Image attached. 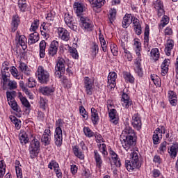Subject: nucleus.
Masks as SVG:
<instances>
[{
    "label": "nucleus",
    "instance_id": "6ab92c4d",
    "mask_svg": "<svg viewBox=\"0 0 178 178\" xmlns=\"http://www.w3.org/2000/svg\"><path fill=\"white\" fill-rule=\"evenodd\" d=\"M108 152L114 165H115L117 168H120L121 163L120 161L119 160V157L118 156V154H116V152H115V151L112 150L111 149H108Z\"/></svg>",
    "mask_w": 178,
    "mask_h": 178
},
{
    "label": "nucleus",
    "instance_id": "0e129e2a",
    "mask_svg": "<svg viewBox=\"0 0 178 178\" xmlns=\"http://www.w3.org/2000/svg\"><path fill=\"white\" fill-rule=\"evenodd\" d=\"M167 145H168V143H166V141H164L162 143H161L160 147H159V149H160L161 152H162L163 154L165 152V151H166Z\"/></svg>",
    "mask_w": 178,
    "mask_h": 178
},
{
    "label": "nucleus",
    "instance_id": "20e7f679",
    "mask_svg": "<svg viewBox=\"0 0 178 178\" xmlns=\"http://www.w3.org/2000/svg\"><path fill=\"white\" fill-rule=\"evenodd\" d=\"M36 76L42 84H45L49 81V73L47 70H44L42 66L38 67Z\"/></svg>",
    "mask_w": 178,
    "mask_h": 178
},
{
    "label": "nucleus",
    "instance_id": "e433bc0d",
    "mask_svg": "<svg viewBox=\"0 0 178 178\" xmlns=\"http://www.w3.org/2000/svg\"><path fill=\"white\" fill-rule=\"evenodd\" d=\"M18 97L22 104L26 108H30L31 105H30V102H29V100L25 97H23L22 95V92L18 93Z\"/></svg>",
    "mask_w": 178,
    "mask_h": 178
},
{
    "label": "nucleus",
    "instance_id": "5fc2aeb1",
    "mask_svg": "<svg viewBox=\"0 0 178 178\" xmlns=\"http://www.w3.org/2000/svg\"><path fill=\"white\" fill-rule=\"evenodd\" d=\"M38 26H40V21L38 19H35L32 23L30 31L35 32L37 31V29H38Z\"/></svg>",
    "mask_w": 178,
    "mask_h": 178
},
{
    "label": "nucleus",
    "instance_id": "4468645a",
    "mask_svg": "<svg viewBox=\"0 0 178 178\" xmlns=\"http://www.w3.org/2000/svg\"><path fill=\"white\" fill-rule=\"evenodd\" d=\"M74 10H75L77 16H81L83 13L87 10V7L81 3L76 2L74 3Z\"/></svg>",
    "mask_w": 178,
    "mask_h": 178
},
{
    "label": "nucleus",
    "instance_id": "69168bd1",
    "mask_svg": "<svg viewBox=\"0 0 178 178\" xmlns=\"http://www.w3.org/2000/svg\"><path fill=\"white\" fill-rule=\"evenodd\" d=\"M153 162H154V163H157L158 165H161V163H162V159H161L159 155L156 154L154 157Z\"/></svg>",
    "mask_w": 178,
    "mask_h": 178
},
{
    "label": "nucleus",
    "instance_id": "de8ad7c7",
    "mask_svg": "<svg viewBox=\"0 0 178 178\" xmlns=\"http://www.w3.org/2000/svg\"><path fill=\"white\" fill-rule=\"evenodd\" d=\"M79 112L81 116H83V119H85V120H87L88 119V113H87V111H86V108H84V106H79Z\"/></svg>",
    "mask_w": 178,
    "mask_h": 178
},
{
    "label": "nucleus",
    "instance_id": "a19ab883",
    "mask_svg": "<svg viewBox=\"0 0 178 178\" xmlns=\"http://www.w3.org/2000/svg\"><path fill=\"white\" fill-rule=\"evenodd\" d=\"M159 134H161V129L157 128L153 135V143L154 144H158L159 143Z\"/></svg>",
    "mask_w": 178,
    "mask_h": 178
},
{
    "label": "nucleus",
    "instance_id": "4be33fe9",
    "mask_svg": "<svg viewBox=\"0 0 178 178\" xmlns=\"http://www.w3.org/2000/svg\"><path fill=\"white\" fill-rule=\"evenodd\" d=\"M94 158L96 163V167L99 169H101L102 167V158L101 157V154L98 152V150L94 151Z\"/></svg>",
    "mask_w": 178,
    "mask_h": 178
},
{
    "label": "nucleus",
    "instance_id": "ea45409f",
    "mask_svg": "<svg viewBox=\"0 0 178 178\" xmlns=\"http://www.w3.org/2000/svg\"><path fill=\"white\" fill-rule=\"evenodd\" d=\"M145 37H144V42L145 45L148 46V42L149 41V26L146 25L145 28Z\"/></svg>",
    "mask_w": 178,
    "mask_h": 178
},
{
    "label": "nucleus",
    "instance_id": "a18cd8bd",
    "mask_svg": "<svg viewBox=\"0 0 178 178\" xmlns=\"http://www.w3.org/2000/svg\"><path fill=\"white\" fill-rule=\"evenodd\" d=\"M10 72L11 74H13V76L15 77V79H17V80H20V79L22 78V76L19 75V72L17 71V69L15 66H13L11 67V69L10 70Z\"/></svg>",
    "mask_w": 178,
    "mask_h": 178
},
{
    "label": "nucleus",
    "instance_id": "79ce46f5",
    "mask_svg": "<svg viewBox=\"0 0 178 178\" xmlns=\"http://www.w3.org/2000/svg\"><path fill=\"white\" fill-rule=\"evenodd\" d=\"M123 76L124 79L128 81L129 83H134V77L131 76V74L129 72H123Z\"/></svg>",
    "mask_w": 178,
    "mask_h": 178
},
{
    "label": "nucleus",
    "instance_id": "473e14b6",
    "mask_svg": "<svg viewBox=\"0 0 178 178\" xmlns=\"http://www.w3.org/2000/svg\"><path fill=\"white\" fill-rule=\"evenodd\" d=\"M72 149H73V152H74L75 156H76V158H79V159H84V154H83L81 150H80V148L79 147V146H77V145L74 146L72 147Z\"/></svg>",
    "mask_w": 178,
    "mask_h": 178
},
{
    "label": "nucleus",
    "instance_id": "7ed1b4c3",
    "mask_svg": "<svg viewBox=\"0 0 178 178\" xmlns=\"http://www.w3.org/2000/svg\"><path fill=\"white\" fill-rule=\"evenodd\" d=\"M56 126L57 127L56 128V134L54 135L55 144L57 147H60L63 142V135L62 134V129L60 128L63 126V120L58 119L56 122Z\"/></svg>",
    "mask_w": 178,
    "mask_h": 178
},
{
    "label": "nucleus",
    "instance_id": "e2e57ef3",
    "mask_svg": "<svg viewBox=\"0 0 178 178\" xmlns=\"http://www.w3.org/2000/svg\"><path fill=\"white\" fill-rule=\"evenodd\" d=\"M91 49H92V56L93 57H95L97 55V53L98 52L97 51H98V45L95 43H93V46L92 47Z\"/></svg>",
    "mask_w": 178,
    "mask_h": 178
},
{
    "label": "nucleus",
    "instance_id": "dca6fc26",
    "mask_svg": "<svg viewBox=\"0 0 178 178\" xmlns=\"http://www.w3.org/2000/svg\"><path fill=\"white\" fill-rule=\"evenodd\" d=\"M116 72H110L108 76V88H114L116 87Z\"/></svg>",
    "mask_w": 178,
    "mask_h": 178
},
{
    "label": "nucleus",
    "instance_id": "58836bf2",
    "mask_svg": "<svg viewBox=\"0 0 178 178\" xmlns=\"http://www.w3.org/2000/svg\"><path fill=\"white\" fill-rule=\"evenodd\" d=\"M116 9L115 8H111L109 11V16H108V19L110 21V23H113V22H115V20L116 19Z\"/></svg>",
    "mask_w": 178,
    "mask_h": 178
},
{
    "label": "nucleus",
    "instance_id": "6e6d98bb",
    "mask_svg": "<svg viewBox=\"0 0 178 178\" xmlns=\"http://www.w3.org/2000/svg\"><path fill=\"white\" fill-rule=\"evenodd\" d=\"M99 41L102 50L104 51V52H106V42L105 41V38H104V37L102 36H100Z\"/></svg>",
    "mask_w": 178,
    "mask_h": 178
},
{
    "label": "nucleus",
    "instance_id": "4d7b16f0",
    "mask_svg": "<svg viewBox=\"0 0 178 178\" xmlns=\"http://www.w3.org/2000/svg\"><path fill=\"white\" fill-rule=\"evenodd\" d=\"M83 131L86 137L90 138V137H93L94 136V132H92V131H91V129H90V128L88 127H85L83 129Z\"/></svg>",
    "mask_w": 178,
    "mask_h": 178
},
{
    "label": "nucleus",
    "instance_id": "603ef678",
    "mask_svg": "<svg viewBox=\"0 0 178 178\" xmlns=\"http://www.w3.org/2000/svg\"><path fill=\"white\" fill-rule=\"evenodd\" d=\"M168 23H169V17H168V16L165 15L163 17L159 26L161 27V29H163L164 26H166V24H168Z\"/></svg>",
    "mask_w": 178,
    "mask_h": 178
},
{
    "label": "nucleus",
    "instance_id": "37998d69",
    "mask_svg": "<svg viewBox=\"0 0 178 178\" xmlns=\"http://www.w3.org/2000/svg\"><path fill=\"white\" fill-rule=\"evenodd\" d=\"M42 143L44 144V145H49L51 143V135L49 134H43L41 138Z\"/></svg>",
    "mask_w": 178,
    "mask_h": 178
},
{
    "label": "nucleus",
    "instance_id": "2f4dec72",
    "mask_svg": "<svg viewBox=\"0 0 178 178\" xmlns=\"http://www.w3.org/2000/svg\"><path fill=\"white\" fill-rule=\"evenodd\" d=\"M122 105L125 108H129L130 105H131V102H130V99L129 97V95L126 93H123L122 95Z\"/></svg>",
    "mask_w": 178,
    "mask_h": 178
},
{
    "label": "nucleus",
    "instance_id": "393cba45",
    "mask_svg": "<svg viewBox=\"0 0 178 178\" xmlns=\"http://www.w3.org/2000/svg\"><path fill=\"white\" fill-rule=\"evenodd\" d=\"M19 23H20V18H19L18 15H14L13 17V20L11 23V30L13 33H15V31L17 30V27L19 26Z\"/></svg>",
    "mask_w": 178,
    "mask_h": 178
},
{
    "label": "nucleus",
    "instance_id": "412c9836",
    "mask_svg": "<svg viewBox=\"0 0 178 178\" xmlns=\"http://www.w3.org/2000/svg\"><path fill=\"white\" fill-rule=\"evenodd\" d=\"M133 22V17L131 15V14H127L123 17L122 21V27L124 29H127L130 24H131Z\"/></svg>",
    "mask_w": 178,
    "mask_h": 178
},
{
    "label": "nucleus",
    "instance_id": "f8f14e48",
    "mask_svg": "<svg viewBox=\"0 0 178 178\" xmlns=\"http://www.w3.org/2000/svg\"><path fill=\"white\" fill-rule=\"evenodd\" d=\"M58 48H59V42L56 40H53L48 49L49 56H55L58 54Z\"/></svg>",
    "mask_w": 178,
    "mask_h": 178
},
{
    "label": "nucleus",
    "instance_id": "423d86ee",
    "mask_svg": "<svg viewBox=\"0 0 178 178\" xmlns=\"http://www.w3.org/2000/svg\"><path fill=\"white\" fill-rule=\"evenodd\" d=\"M80 22L82 29L86 30V31H92L94 30V24L88 17L81 16Z\"/></svg>",
    "mask_w": 178,
    "mask_h": 178
},
{
    "label": "nucleus",
    "instance_id": "bb28decb",
    "mask_svg": "<svg viewBox=\"0 0 178 178\" xmlns=\"http://www.w3.org/2000/svg\"><path fill=\"white\" fill-rule=\"evenodd\" d=\"M39 92L43 95H51L52 92H55V88H49L48 86L40 87L39 88Z\"/></svg>",
    "mask_w": 178,
    "mask_h": 178
},
{
    "label": "nucleus",
    "instance_id": "b1692460",
    "mask_svg": "<svg viewBox=\"0 0 178 178\" xmlns=\"http://www.w3.org/2000/svg\"><path fill=\"white\" fill-rule=\"evenodd\" d=\"M91 120L93 124H98L99 122V116L98 115V111L95 108H91Z\"/></svg>",
    "mask_w": 178,
    "mask_h": 178
},
{
    "label": "nucleus",
    "instance_id": "3c124183",
    "mask_svg": "<svg viewBox=\"0 0 178 178\" xmlns=\"http://www.w3.org/2000/svg\"><path fill=\"white\" fill-rule=\"evenodd\" d=\"M10 120H11L12 122L15 124L16 129H20V124L22 123V122H20V120H19V119H17L15 116H13L10 118Z\"/></svg>",
    "mask_w": 178,
    "mask_h": 178
},
{
    "label": "nucleus",
    "instance_id": "c756f323",
    "mask_svg": "<svg viewBox=\"0 0 178 178\" xmlns=\"http://www.w3.org/2000/svg\"><path fill=\"white\" fill-rule=\"evenodd\" d=\"M40 40V35L37 32H33L29 35V44H33L38 42Z\"/></svg>",
    "mask_w": 178,
    "mask_h": 178
},
{
    "label": "nucleus",
    "instance_id": "aec40b11",
    "mask_svg": "<svg viewBox=\"0 0 178 178\" xmlns=\"http://www.w3.org/2000/svg\"><path fill=\"white\" fill-rule=\"evenodd\" d=\"M132 23L134 24V29L137 35H140L142 33L141 24H140V20L136 17L132 18Z\"/></svg>",
    "mask_w": 178,
    "mask_h": 178
},
{
    "label": "nucleus",
    "instance_id": "a878e982",
    "mask_svg": "<svg viewBox=\"0 0 178 178\" xmlns=\"http://www.w3.org/2000/svg\"><path fill=\"white\" fill-rule=\"evenodd\" d=\"M48 25H49V24H45V22H44L42 24V29H41V34L43 37H44V38H46V40H48V38H49V27L48 26Z\"/></svg>",
    "mask_w": 178,
    "mask_h": 178
},
{
    "label": "nucleus",
    "instance_id": "cd10ccee",
    "mask_svg": "<svg viewBox=\"0 0 178 178\" xmlns=\"http://www.w3.org/2000/svg\"><path fill=\"white\" fill-rule=\"evenodd\" d=\"M1 74H2V79L3 81V83H6L8 82V77L10 76V73H9V67L8 66H3V68L1 70Z\"/></svg>",
    "mask_w": 178,
    "mask_h": 178
},
{
    "label": "nucleus",
    "instance_id": "ddd939ff",
    "mask_svg": "<svg viewBox=\"0 0 178 178\" xmlns=\"http://www.w3.org/2000/svg\"><path fill=\"white\" fill-rule=\"evenodd\" d=\"M58 34L59 38L63 40V41H67L68 40H70V33H69V31H67L65 28H58Z\"/></svg>",
    "mask_w": 178,
    "mask_h": 178
},
{
    "label": "nucleus",
    "instance_id": "f3484780",
    "mask_svg": "<svg viewBox=\"0 0 178 178\" xmlns=\"http://www.w3.org/2000/svg\"><path fill=\"white\" fill-rule=\"evenodd\" d=\"M117 112L115 108H112L110 110V112L108 113V116L110 118V122L112 123V124H114L116 126V124H119V116L116 115Z\"/></svg>",
    "mask_w": 178,
    "mask_h": 178
},
{
    "label": "nucleus",
    "instance_id": "f257e3e1",
    "mask_svg": "<svg viewBox=\"0 0 178 178\" xmlns=\"http://www.w3.org/2000/svg\"><path fill=\"white\" fill-rule=\"evenodd\" d=\"M121 141L122 147L126 151H129L131 148V145L134 144L136 133H134V130L130 126L125 125V128L121 134Z\"/></svg>",
    "mask_w": 178,
    "mask_h": 178
},
{
    "label": "nucleus",
    "instance_id": "2eb2a0df",
    "mask_svg": "<svg viewBox=\"0 0 178 178\" xmlns=\"http://www.w3.org/2000/svg\"><path fill=\"white\" fill-rule=\"evenodd\" d=\"M134 46L135 47V51L136 56H138L136 59V65H140V62H141V53H140L141 51V42L137 40H134Z\"/></svg>",
    "mask_w": 178,
    "mask_h": 178
},
{
    "label": "nucleus",
    "instance_id": "c85d7f7f",
    "mask_svg": "<svg viewBox=\"0 0 178 178\" xmlns=\"http://www.w3.org/2000/svg\"><path fill=\"white\" fill-rule=\"evenodd\" d=\"M169 65H170V63L169 62V59H165L163 63L161 64L162 76H165L166 73L169 72Z\"/></svg>",
    "mask_w": 178,
    "mask_h": 178
},
{
    "label": "nucleus",
    "instance_id": "49530a36",
    "mask_svg": "<svg viewBox=\"0 0 178 178\" xmlns=\"http://www.w3.org/2000/svg\"><path fill=\"white\" fill-rule=\"evenodd\" d=\"M18 6L22 12H26V9L27 8V3H26V0H19Z\"/></svg>",
    "mask_w": 178,
    "mask_h": 178
},
{
    "label": "nucleus",
    "instance_id": "c9c22d12",
    "mask_svg": "<svg viewBox=\"0 0 178 178\" xmlns=\"http://www.w3.org/2000/svg\"><path fill=\"white\" fill-rule=\"evenodd\" d=\"M99 151L102 154L104 158L108 156V150L106 149V145L105 143L97 145Z\"/></svg>",
    "mask_w": 178,
    "mask_h": 178
},
{
    "label": "nucleus",
    "instance_id": "72a5a7b5",
    "mask_svg": "<svg viewBox=\"0 0 178 178\" xmlns=\"http://www.w3.org/2000/svg\"><path fill=\"white\" fill-rule=\"evenodd\" d=\"M178 145L176 144L172 145L170 149L168 148V154L171 158H175L177 156Z\"/></svg>",
    "mask_w": 178,
    "mask_h": 178
},
{
    "label": "nucleus",
    "instance_id": "4c0bfd02",
    "mask_svg": "<svg viewBox=\"0 0 178 178\" xmlns=\"http://www.w3.org/2000/svg\"><path fill=\"white\" fill-rule=\"evenodd\" d=\"M151 80L153 81L156 87H161V78H159L156 74H151Z\"/></svg>",
    "mask_w": 178,
    "mask_h": 178
},
{
    "label": "nucleus",
    "instance_id": "09e8293b",
    "mask_svg": "<svg viewBox=\"0 0 178 178\" xmlns=\"http://www.w3.org/2000/svg\"><path fill=\"white\" fill-rule=\"evenodd\" d=\"M8 104L12 108V109H13V111H15V112H20V109L17 108V103L16 102V101L11 100L8 102Z\"/></svg>",
    "mask_w": 178,
    "mask_h": 178
},
{
    "label": "nucleus",
    "instance_id": "39448f33",
    "mask_svg": "<svg viewBox=\"0 0 178 178\" xmlns=\"http://www.w3.org/2000/svg\"><path fill=\"white\" fill-rule=\"evenodd\" d=\"M54 74L57 79H60L65 74V60L60 58L55 67Z\"/></svg>",
    "mask_w": 178,
    "mask_h": 178
},
{
    "label": "nucleus",
    "instance_id": "680f3d73",
    "mask_svg": "<svg viewBox=\"0 0 178 178\" xmlns=\"http://www.w3.org/2000/svg\"><path fill=\"white\" fill-rule=\"evenodd\" d=\"M8 86L10 90H15V88H17V83L15 81H10Z\"/></svg>",
    "mask_w": 178,
    "mask_h": 178
},
{
    "label": "nucleus",
    "instance_id": "9b49d317",
    "mask_svg": "<svg viewBox=\"0 0 178 178\" xmlns=\"http://www.w3.org/2000/svg\"><path fill=\"white\" fill-rule=\"evenodd\" d=\"M65 23L71 29V30H73L74 31L77 30V25L76 24V22H74L73 17L70 16V15H65Z\"/></svg>",
    "mask_w": 178,
    "mask_h": 178
},
{
    "label": "nucleus",
    "instance_id": "5701e85b",
    "mask_svg": "<svg viewBox=\"0 0 178 178\" xmlns=\"http://www.w3.org/2000/svg\"><path fill=\"white\" fill-rule=\"evenodd\" d=\"M88 2L92 5V8H96L99 9L105 5V0H88Z\"/></svg>",
    "mask_w": 178,
    "mask_h": 178
},
{
    "label": "nucleus",
    "instance_id": "6e6552de",
    "mask_svg": "<svg viewBox=\"0 0 178 178\" xmlns=\"http://www.w3.org/2000/svg\"><path fill=\"white\" fill-rule=\"evenodd\" d=\"M15 41H17V44L22 47V49L24 50L27 49V38H26V36L24 35H20L19 31H17Z\"/></svg>",
    "mask_w": 178,
    "mask_h": 178
},
{
    "label": "nucleus",
    "instance_id": "774afa93",
    "mask_svg": "<svg viewBox=\"0 0 178 178\" xmlns=\"http://www.w3.org/2000/svg\"><path fill=\"white\" fill-rule=\"evenodd\" d=\"M59 168V165L56 163H54V161H51L49 165V169H58Z\"/></svg>",
    "mask_w": 178,
    "mask_h": 178
},
{
    "label": "nucleus",
    "instance_id": "a211bd4d",
    "mask_svg": "<svg viewBox=\"0 0 178 178\" xmlns=\"http://www.w3.org/2000/svg\"><path fill=\"white\" fill-rule=\"evenodd\" d=\"M173 47H175V41L172 39H168L165 43V52L167 56H170Z\"/></svg>",
    "mask_w": 178,
    "mask_h": 178
},
{
    "label": "nucleus",
    "instance_id": "13d9d810",
    "mask_svg": "<svg viewBox=\"0 0 178 178\" xmlns=\"http://www.w3.org/2000/svg\"><path fill=\"white\" fill-rule=\"evenodd\" d=\"M16 175L17 178H23V171L22 168L19 166H15Z\"/></svg>",
    "mask_w": 178,
    "mask_h": 178
},
{
    "label": "nucleus",
    "instance_id": "f03ea898",
    "mask_svg": "<svg viewBox=\"0 0 178 178\" xmlns=\"http://www.w3.org/2000/svg\"><path fill=\"white\" fill-rule=\"evenodd\" d=\"M130 161H126V168L127 170H133L134 169H140L141 165L140 164V160L138 159V154L137 152L131 153Z\"/></svg>",
    "mask_w": 178,
    "mask_h": 178
},
{
    "label": "nucleus",
    "instance_id": "8fccbe9b",
    "mask_svg": "<svg viewBox=\"0 0 178 178\" xmlns=\"http://www.w3.org/2000/svg\"><path fill=\"white\" fill-rule=\"evenodd\" d=\"M69 51L74 59H79V53L76 48L70 47Z\"/></svg>",
    "mask_w": 178,
    "mask_h": 178
},
{
    "label": "nucleus",
    "instance_id": "bf43d9fd",
    "mask_svg": "<svg viewBox=\"0 0 178 178\" xmlns=\"http://www.w3.org/2000/svg\"><path fill=\"white\" fill-rule=\"evenodd\" d=\"M111 51L114 56L118 55V46L115 44L110 46Z\"/></svg>",
    "mask_w": 178,
    "mask_h": 178
},
{
    "label": "nucleus",
    "instance_id": "1a4fd4ad",
    "mask_svg": "<svg viewBox=\"0 0 178 178\" xmlns=\"http://www.w3.org/2000/svg\"><path fill=\"white\" fill-rule=\"evenodd\" d=\"M131 124L134 129H136V130H140L141 129L143 124L141 123V117H140L138 113L134 114L132 116Z\"/></svg>",
    "mask_w": 178,
    "mask_h": 178
},
{
    "label": "nucleus",
    "instance_id": "864d4df0",
    "mask_svg": "<svg viewBox=\"0 0 178 178\" xmlns=\"http://www.w3.org/2000/svg\"><path fill=\"white\" fill-rule=\"evenodd\" d=\"M35 85H36L35 79H34L32 77L28 79V82L26 83L27 87H29V88H34V87H35Z\"/></svg>",
    "mask_w": 178,
    "mask_h": 178
},
{
    "label": "nucleus",
    "instance_id": "338daca9",
    "mask_svg": "<svg viewBox=\"0 0 178 178\" xmlns=\"http://www.w3.org/2000/svg\"><path fill=\"white\" fill-rule=\"evenodd\" d=\"M95 137L96 138L97 143H99V144H101L102 143H104V138H102V136L99 134H95Z\"/></svg>",
    "mask_w": 178,
    "mask_h": 178
},
{
    "label": "nucleus",
    "instance_id": "f704fd0d",
    "mask_svg": "<svg viewBox=\"0 0 178 178\" xmlns=\"http://www.w3.org/2000/svg\"><path fill=\"white\" fill-rule=\"evenodd\" d=\"M19 137L21 144L24 145L29 143V136L25 131L21 132L19 135Z\"/></svg>",
    "mask_w": 178,
    "mask_h": 178
},
{
    "label": "nucleus",
    "instance_id": "7c9ffc66",
    "mask_svg": "<svg viewBox=\"0 0 178 178\" xmlns=\"http://www.w3.org/2000/svg\"><path fill=\"white\" fill-rule=\"evenodd\" d=\"M40 51L39 55L40 58H45V49H47V42L45 40H42L39 44Z\"/></svg>",
    "mask_w": 178,
    "mask_h": 178
},
{
    "label": "nucleus",
    "instance_id": "9d476101",
    "mask_svg": "<svg viewBox=\"0 0 178 178\" xmlns=\"http://www.w3.org/2000/svg\"><path fill=\"white\" fill-rule=\"evenodd\" d=\"M84 84L86 92L88 95H92V86H94V80L90 79L89 77H85Z\"/></svg>",
    "mask_w": 178,
    "mask_h": 178
},
{
    "label": "nucleus",
    "instance_id": "0eeeda50",
    "mask_svg": "<svg viewBox=\"0 0 178 178\" xmlns=\"http://www.w3.org/2000/svg\"><path fill=\"white\" fill-rule=\"evenodd\" d=\"M38 149H40V141L34 138L31 140L29 146L31 156H37V155H38Z\"/></svg>",
    "mask_w": 178,
    "mask_h": 178
},
{
    "label": "nucleus",
    "instance_id": "c03bdc74",
    "mask_svg": "<svg viewBox=\"0 0 178 178\" xmlns=\"http://www.w3.org/2000/svg\"><path fill=\"white\" fill-rule=\"evenodd\" d=\"M150 55L151 57L153 58L154 60H158V59H159V49L157 48L152 49Z\"/></svg>",
    "mask_w": 178,
    "mask_h": 178
},
{
    "label": "nucleus",
    "instance_id": "052dcab7",
    "mask_svg": "<svg viewBox=\"0 0 178 178\" xmlns=\"http://www.w3.org/2000/svg\"><path fill=\"white\" fill-rule=\"evenodd\" d=\"M22 90L26 94V95H28L30 99H33L34 98V96H33V93L30 92L26 87H22Z\"/></svg>",
    "mask_w": 178,
    "mask_h": 178
}]
</instances>
